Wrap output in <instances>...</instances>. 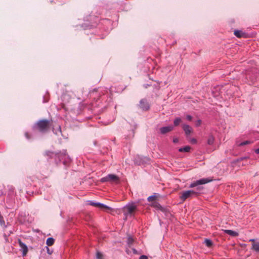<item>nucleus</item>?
Returning <instances> with one entry per match:
<instances>
[{
  "label": "nucleus",
  "instance_id": "nucleus-14",
  "mask_svg": "<svg viewBox=\"0 0 259 259\" xmlns=\"http://www.w3.org/2000/svg\"><path fill=\"white\" fill-rule=\"evenodd\" d=\"M57 152H54L50 150H47L45 152L44 155L47 157L48 160L54 159L55 162V158H56Z\"/></svg>",
  "mask_w": 259,
  "mask_h": 259
},
{
  "label": "nucleus",
  "instance_id": "nucleus-3",
  "mask_svg": "<svg viewBox=\"0 0 259 259\" xmlns=\"http://www.w3.org/2000/svg\"><path fill=\"white\" fill-rule=\"evenodd\" d=\"M16 192L13 188L8 190L4 197L0 200V204L5 205L7 208H12L15 204Z\"/></svg>",
  "mask_w": 259,
  "mask_h": 259
},
{
  "label": "nucleus",
  "instance_id": "nucleus-37",
  "mask_svg": "<svg viewBox=\"0 0 259 259\" xmlns=\"http://www.w3.org/2000/svg\"><path fill=\"white\" fill-rule=\"evenodd\" d=\"M139 259H148V257L145 255H142L140 256Z\"/></svg>",
  "mask_w": 259,
  "mask_h": 259
},
{
  "label": "nucleus",
  "instance_id": "nucleus-8",
  "mask_svg": "<svg viewBox=\"0 0 259 259\" xmlns=\"http://www.w3.org/2000/svg\"><path fill=\"white\" fill-rule=\"evenodd\" d=\"M141 200H139L136 202H132L128 203L124 207V209L127 210V212H124V214L127 215V214L133 215L134 212L137 210L138 204L140 203Z\"/></svg>",
  "mask_w": 259,
  "mask_h": 259
},
{
  "label": "nucleus",
  "instance_id": "nucleus-20",
  "mask_svg": "<svg viewBox=\"0 0 259 259\" xmlns=\"http://www.w3.org/2000/svg\"><path fill=\"white\" fill-rule=\"evenodd\" d=\"M224 232H225V233L231 236L236 237L238 235V233L237 232L233 231V230H225Z\"/></svg>",
  "mask_w": 259,
  "mask_h": 259
},
{
  "label": "nucleus",
  "instance_id": "nucleus-39",
  "mask_svg": "<svg viewBox=\"0 0 259 259\" xmlns=\"http://www.w3.org/2000/svg\"><path fill=\"white\" fill-rule=\"evenodd\" d=\"M4 196V193L2 190H0V200H1L2 198H1L2 197Z\"/></svg>",
  "mask_w": 259,
  "mask_h": 259
},
{
  "label": "nucleus",
  "instance_id": "nucleus-45",
  "mask_svg": "<svg viewBox=\"0 0 259 259\" xmlns=\"http://www.w3.org/2000/svg\"><path fill=\"white\" fill-rule=\"evenodd\" d=\"M43 99H44L43 103H46L48 101V99H45V98L44 96L43 97Z\"/></svg>",
  "mask_w": 259,
  "mask_h": 259
},
{
  "label": "nucleus",
  "instance_id": "nucleus-51",
  "mask_svg": "<svg viewBox=\"0 0 259 259\" xmlns=\"http://www.w3.org/2000/svg\"><path fill=\"white\" fill-rule=\"evenodd\" d=\"M150 59V60H152L150 58H147V60L149 61V60Z\"/></svg>",
  "mask_w": 259,
  "mask_h": 259
},
{
  "label": "nucleus",
  "instance_id": "nucleus-44",
  "mask_svg": "<svg viewBox=\"0 0 259 259\" xmlns=\"http://www.w3.org/2000/svg\"><path fill=\"white\" fill-rule=\"evenodd\" d=\"M132 250L134 253L136 254L137 253V250L135 248H132Z\"/></svg>",
  "mask_w": 259,
  "mask_h": 259
},
{
  "label": "nucleus",
  "instance_id": "nucleus-34",
  "mask_svg": "<svg viewBox=\"0 0 259 259\" xmlns=\"http://www.w3.org/2000/svg\"><path fill=\"white\" fill-rule=\"evenodd\" d=\"M186 118L187 120L190 121H192L193 117L190 115H187L186 116Z\"/></svg>",
  "mask_w": 259,
  "mask_h": 259
},
{
  "label": "nucleus",
  "instance_id": "nucleus-15",
  "mask_svg": "<svg viewBox=\"0 0 259 259\" xmlns=\"http://www.w3.org/2000/svg\"><path fill=\"white\" fill-rule=\"evenodd\" d=\"M182 128L184 130L186 137H188L193 132V129L191 126L187 124L182 125Z\"/></svg>",
  "mask_w": 259,
  "mask_h": 259
},
{
  "label": "nucleus",
  "instance_id": "nucleus-22",
  "mask_svg": "<svg viewBox=\"0 0 259 259\" xmlns=\"http://www.w3.org/2000/svg\"><path fill=\"white\" fill-rule=\"evenodd\" d=\"M214 137L212 135H210L207 140V144L209 145H212L214 143Z\"/></svg>",
  "mask_w": 259,
  "mask_h": 259
},
{
  "label": "nucleus",
  "instance_id": "nucleus-49",
  "mask_svg": "<svg viewBox=\"0 0 259 259\" xmlns=\"http://www.w3.org/2000/svg\"><path fill=\"white\" fill-rule=\"evenodd\" d=\"M250 241H254V239H250Z\"/></svg>",
  "mask_w": 259,
  "mask_h": 259
},
{
  "label": "nucleus",
  "instance_id": "nucleus-29",
  "mask_svg": "<svg viewBox=\"0 0 259 259\" xmlns=\"http://www.w3.org/2000/svg\"><path fill=\"white\" fill-rule=\"evenodd\" d=\"M252 143H253V142L251 141L246 140V141H245L242 142L240 143V144H239L238 146H244L246 145L250 144Z\"/></svg>",
  "mask_w": 259,
  "mask_h": 259
},
{
  "label": "nucleus",
  "instance_id": "nucleus-48",
  "mask_svg": "<svg viewBox=\"0 0 259 259\" xmlns=\"http://www.w3.org/2000/svg\"><path fill=\"white\" fill-rule=\"evenodd\" d=\"M177 43L176 41H175L174 42H172V45H174L175 44H176Z\"/></svg>",
  "mask_w": 259,
  "mask_h": 259
},
{
  "label": "nucleus",
  "instance_id": "nucleus-40",
  "mask_svg": "<svg viewBox=\"0 0 259 259\" xmlns=\"http://www.w3.org/2000/svg\"><path fill=\"white\" fill-rule=\"evenodd\" d=\"M172 142L174 143H177L179 142V139L178 138H175L173 139Z\"/></svg>",
  "mask_w": 259,
  "mask_h": 259
},
{
  "label": "nucleus",
  "instance_id": "nucleus-19",
  "mask_svg": "<svg viewBox=\"0 0 259 259\" xmlns=\"http://www.w3.org/2000/svg\"><path fill=\"white\" fill-rule=\"evenodd\" d=\"M191 149V147L190 146H186L183 147L179 148L178 151L180 152H189Z\"/></svg>",
  "mask_w": 259,
  "mask_h": 259
},
{
  "label": "nucleus",
  "instance_id": "nucleus-42",
  "mask_svg": "<svg viewBox=\"0 0 259 259\" xmlns=\"http://www.w3.org/2000/svg\"><path fill=\"white\" fill-rule=\"evenodd\" d=\"M108 96V94H104V95H103V96H100V98L101 99H103V98H105L107 97Z\"/></svg>",
  "mask_w": 259,
  "mask_h": 259
},
{
  "label": "nucleus",
  "instance_id": "nucleus-4",
  "mask_svg": "<svg viewBox=\"0 0 259 259\" xmlns=\"http://www.w3.org/2000/svg\"><path fill=\"white\" fill-rule=\"evenodd\" d=\"M52 120L48 119H40L35 123L32 126V130L34 133L39 132L42 134L47 133L52 125Z\"/></svg>",
  "mask_w": 259,
  "mask_h": 259
},
{
  "label": "nucleus",
  "instance_id": "nucleus-52",
  "mask_svg": "<svg viewBox=\"0 0 259 259\" xmlns=\"http://www.w3.org/2000/svg\"><path fill=\"white\" fill-rule=\"evenodd\" d=\"M132 133L133 134H134V132L133 131H132Z\"/></svg>",
  "mask_w": 259,
  "mask_h": 259
},
{
  "label": "nucleus",
  "instance_id": "nucleus-1",
  "mask_svg": "<svg viewBox=\"0 0 259 259\" xmlns=\"http://www.w3.org/2000/svg\"><path fill=\"white\" fill-rule=\"evenodd\" d=\"M99 18L95 15H89L84 19L81 27L84 29H90L98 25V30L96 34L100 39H104L109 33L112 25V21L108 19H103L99 22Z\"/></svg>",
  "mask_w": 259,
  "mask_h": 259
},
{
  "label": "nucleus",
  "instance_id": "nucleus-5",
  "mask_svg": "<svg viewBox=\"0 0 259 259\" xmlns=\"http://www.w3.org/2000/svg\"><path fill=\"white\" fill-rule=\"evenodd\" d=\"M71 159L68 155L66 150L57 152L56 158H55V163L57 165L62 163L65 166H69Z\"/></svg>",
  "mask_w": 259,
  "mask_h": 259
},
{
  "label": "nucleus",
  "instance_id": "nucleus-23",
  "mask_svg": "<svg viewBox=\"0 0 259 259\" xmlns=\"http://www.w3.org/2000/svg\"><path fill=\"white\" fill-rule=\"evenodd\" d=\"M98 208H100L101 209H106L109 210H113L112 208H111L103 203H99Z\"/></svg>",
  "mask_w": 259,
  "mask_h": 259
},
{
  "label": "nucleus",
  "instance_id": "nucleus-2",
  "mask_svg": "<svg viewBox=\"0 0 259 259\" xmlns=\"http://www.w3.org/2000/svg\"><path fill=\"white\" fill-rule=\"evenodd\" d=\"M211 181V180L209 178H203L193 182L190 185L189 187L194 188L197 187L196 190H190L184 191L182 193V195L180 196V198L183 201H184L190 197H197L200 195V194L202 193V191L203 190V187L202 186H199V185L205 184Z\"/></svg>",
  "mask_w": 259,
  "mask_h": 259
},
{
  "label": "nucleus",
  "instance_id": "nucleus-17",
  "mask_svg": "<svg viewBox=\"0 0 259 259\" xmlns=\"http://www.w3.org/2000/svg\"><path fill=\"white\" fill-rule=\"evenodd\" d=\"M155 82H156V84H155L153 85V92H155V97H158V92L160 89V84L161 83V81H159L158 80H156Z\"/></svg>",
  "mask_w": 259,
  "mask_h": 259
},
{
  "label": "nucleus",
  "instance_id": "nucleus-9",
  "mask_svg": "<svg viewBox=\"0 0 259 259\" xmlns=\"http://www.w3.org/2000/svg\"><path fill=\"white\" fill-rule=\"evenodd\" d=\"M150 206L155 208L157 210H159L163 212L166 217H168L171 215L169 209L166 207L162 206L160 204L156 201L152 202L150 204Z\"/></svg>",
  "mask_w": 259,
  "mask_h": 259
},
{
  "label": "nucleus",
  "instance_id": "nucleus-18",
  "mask_svg": "<svg viewBox=\"0 0 259 259\" xmlns=\"http://www.w3.org/2000/svg\"><path fill=\"white\" fill-rule=\"evenodd\" d=\"M135 242V239L133 236L130 234L127 235V240H126V244L128 248H131L132 245L134 244Z\"/></svg>",
  "mask_w": 259,
  "mask_h": 259
},
{
  "label": "nucleus",
  "instance_id": "nucleus-11",
  "mask_svg": "<svg viewBox=\"0 0 259 259\" xmlns=\"http://www.w3.org/2000/svg\"><path fill=\"white\" fill-rule=\"evenodd\" d=\"M139 108L143 111H147L150 109V104L146 99H142L139 104Z\"/></svg>",
  "mask_w": 259,
  "mask_h": 259
},
{
  "label": "nucleus",
  "instance_id": "nucleus-12",
  "mask_svg": "<svg viewBox=\"0 0 259 259\" xmlns=\"http://www.w3.org/2000/svg\"><path fill=\"white\" fill-rule=\"evenodd\" d=\"M18 243L20 247V250L22 251V256H26L28 251V248L27 246L26 245V244L23 243L20 239H18Z\"/></svg>",
  "mask_w": 259,
  "mask_h": 259
},
{
  "label": "nucleus",
  "instance_id": "nucleus-36",
  "mask_svg": "<svg viewBox=\"0 0 259 259\" xmlns=\"http://www.w3.org/2000/svg\"><path fill=\"white\" fill-rule=\"evenodd\" d=\"M95 94H97V91L96 89H94L92 92L90 93L91 96H94Z\"/></svg>",
  "mask_w": 259,
  "mask_h": 259
},
{
  "label": "nucleus",
  "instance_id": "nucleus-10",
  "mask_svg": "<svg viewBox=\"0 0 259 259\" xmlns=\"http://www.w3.org/2000/svg\"><path fill=\"white\" fill-rule=\"evenodd\" d=\"M100 182L101 183L109 182L111 183H118L119 182V178L115 175L109 174L106 177L102 178L100 180Z\"/></svg>",
  "mask_w": 259,
  "mask_h": 259
},
{
  "label": "nucleus",
  "instance_id": "nucleus-47",
  "mask_svg": "<svg viewBox=\"0 0 259 259\" xmlns=\"http://www.w3.org/2000/svg\"><path fill=\"white\" fill-rule=\"evenodd\" d=\"M5 240H6V242H7L8 241V239L7 236L6 235H5Z\"/></svg>",
  "mask_w": 259,
  "mask_h": 259
},
{
  "label": "nucleus",
  "instance_id": "nucleus-31",
  "mask_svg": "<svg viewBox=\"0 0 259 259\" xmlns=\"http://www.w3.org/2000/svg\"><path fill=\"white\" fill-rule=\"evenodd\" d=\"M190 142L192 144H196L197 143V140L196 139L193 138L190 139Z\"/></svg>",
  "mask_w": 259,
  "mask_h": 259
},
{
  "label": "nucleus",
  "instance_id": "nucleus-43",
  "mask_svg": "<svg viewBox=\"0 0 259 259\" xmlns=\"http://www.w3.org/2000/svg\"><path fill=\"white\" fill-rule=\"evenodd\" d=\"M240 161H241L240 160L239 158H238L235 159L233 161V163H236L239 162Z\"/></svg>",
  "mask_w": 259,
  "mask_h": 259
},
{
  "label": "nucleus",
  "instance_id": "nucleus-25",
  "mask_svg": "<svg viewBox=\"0 0 259 259\" xmlns=\"http://www.w3.org/2000/svg\"><path fill=\"white\" fill-rule=\"evenodd\" d=\"M182 121V119L180 117H176L174 120V126H178L180 125V123Z\"/></svg>",
  "mask_w": 259,
  "mask_h": 259
},
{
  "label": "nucleus",
  "instance_id": "nucleus-21",
  "mask_svg": "<svg viewBox=\"0 0 259 259\" xmlns=\"http://www.w3.org/2000/svg\"><path fill=\"white\" fill-rule=\"evenodd\" d=\"M159 195L158 194L154 193L152 195L150 196L149 197H148L147 200L148 201L151 202L152 203V202L155 201L156 200L158 196Z\"/></svg>",
  "mask_w": 259,
  "mask_h": 259
},
{
  "label": "nucleus",
  "instance_id": "nucleus-24",
  "mask_svg": "<svg viewBox=\"0 0 259 259\" xmlns=\"http://www.w3.org/2000/svg\"><path fill=\"white\" fill-rule=\"evenodd\" d=\"M55 242V239L52 237H49L46 241V244L48 246H52Z\"/></svg>",
  "mask_w": 259,
  "mask_h": 259
},
{
  "label": "nucleus",
  "instance_id": "nucleus-46",
  "mask_svg": "<svg viewBox=\"0 0 259 259\" xmlns=\"http://www.w3.org/2000/svg\"><path fill=\"white\" fill-rule=\"evenodd\" d=\"M254 152L256 154H259V148L254 150Z\"/></svg>",
  "mask_w": 259,
  "mask_h": 259
},
{
  "label": "nucleus",
  "instance_id": "nucleus-6",
  "mask_svg": "<svg viewBox=\"0 0 259 259\" xmlns=\"http://www.w3.org/2000/svg\"><path fill=\"white\" fill-rule=\"evenodd\" d=\"M245 79L249 84H253L259 80V69L252 68L245 73Z\"/></svg>",
  "mask_w": 259,
  "mask_h": 259
},
{
  "label": "nucleus",
  "instance_id": "nucleus-26",
  "mask_svg": "<svg viewBox=\"0 0 259 259\" xmlns=\"http://www.w3.org/2000/svg\"><path fill=\"white\" fill-rule=\"evenodd\" d=\"M204 243L206 245V246L208 247H210L213 245V242L212 240L210 239H205L204 240Z\"/></svg>",
  "mask_w": 259,
  "mask_h": 259
},
{
  "label": "nucleus",
  "instance_id": "nucleus-16",
  "mask_svg": "<svg viewBox=\"0 0 259 259\" xmlns=\"http://www.w3.org/2000/svg\"><path fill=\"white\" fill-rule=\"evenodd\" d=\"M174 130V126L172 125H168L167 126H164L160 128L159 131L160 134L162 135H164L166 133H168Z\"/></svg>",
  "mask_w": 259,
  "mask_h": 259
},
{
  "label": "nucleus",
  "instance_id": "nucleus-7",
  "mask_svg": "<svg viewBox=\"0 0 259 259\" xmlns=\"http://www.w3.org/2000/svg\"><path fill=\"white\" fill-rule=\"evenodd\" d=\"M32 182L33 180L31 177L27 178L24 181L25 189L27 195H32L34 194L36 186Z\"/></svg>",
  "mask_w": 259,
  "mask_h": 259
},
{
  "label": "nucleus",
  "instance_id": "nucleus-30",
  "mask_svg": "<svg viewBox=\"0 0 259 259\" xmlns=\"http://www.w3.org/2000/svg\"><path fill=\"white\" fill-rule=\"evenodd\" d=\"M96 259H103V255L99 251H97L96 252Z\"/></svg>",
  "mask_w": 259,
  "mask_h": 259
},
{
  "label": "nucleus",
  "instance_id": "nucleus-35",
  "mask_svg": "<svg viewBox=\"0 0 259 259\" xmlns=\"http://www.w3.org/2000/svg\"><path fill=\"white\" fill-rule=\"evenodd\" d=\"M248 158H249V157H248V156H244V157H239V159L241 161H243L245 159H248Z\"/></svg>",
  "mask_w": 259,
  "mask_h": 259
},
{
  "label": "nucleus",
  "instance_id": "nucleus-50",
  "mask_svg": "<svg viewBox=\"0 0 259 259\" xmlns=\"http://www.w3.org/2000/svg\"><path fill=\"white\" fill-rule=\"evenodd\" d=\"M19 221L21 222H22V220H21V219L19 218Z\"/></svg>",
  "mask_w": 259,
  "mask_h": 259
},
{
  "label": "nucleus",
  "instance_id": "nucleus-13",
  "mask_svg": "<svg viewBox=\"0 0 259 259\" xmlns=\"http://www.w3.org/2000/svg\"><path fill=\"white\" fill-rule=\"evenodd\" d=\"M234 34L238 38H246L249 37V34L247 33L238 29H236L234 31Z\"/></svg>",
  "mask_w": 259,
  "mask_h": 259
},
{
  "label": "nucleus",
  "instance_id": "nucleus-38",
  "mask_svg": "<svg viewBox=\"0 0 259 259\" xmlns=\"http://www.w3.org/2000/svg\"><path fill=\"white\" fill-rule=\"evenodd\" d=\"M46 247L47 250V253H48L49 254H51L52 253L53 251L50 250L49 249V248L48 246H46Z\"/></svg>",
  "mask_w": 259,
  "mask_h": 259
},
{
  "label": "nucleus",
  "instance_id": "nucleus-41",
  "mask_svg": "<svg viewBox=\"0 0 259 259\" xmlns=\"http://www.w3.org/2000/svg\"><path fill=\"white\" fill-rule=\"evenodd\" d=\"M152 85L151 84H144V87L145 88V89H147L149 87H150Z\"/></svg>",
  "mask_w": 259,
  "mask_h": 259
},
{
  "label": "nucleus",
  "instance_id": "nucleus-33",
  "mask_svg": "<svg viewBox=\"0 0 259 259\" xmlns=\"http://www.w3.org/2000/svg\"><path fill=\"white\" fill-rule=\"evenodd\" d=\"M25 136L28 140L30 139L31 138V135L28 132H26L25 133Z\"/></svg>",
  "mask_w": 259,
  "mask_h": 259
},
{
  "label": "nucleus",
  "instance_id": "nucleus-28",
  "mask_svg": "<svg viewBox=\"0 0 259 259\" xmlns=\"http://www.w3.org/2000/svg\"><path fill=\"white\" fill-rule=\"evenodd\" d=\"M100 202H94L92 201L89 200L87 201V204L88 205L93 206L96 207H98L99 204Z\"/></svg>",
  "mask_w": 259,
  "mask_h": 259
},
{
  "label": "nucleus",
  "instance_id": "nucleus-27",
  "mask_svg": "<svg viewBox=\"0 0 259 259\" xmlns=\"http://www.w3.org/2000/svg\"><path fill=\"white\" fill-rule=\"evenodd\" d=\"M252 249L256 252H259V242L253 243L252 245Z\"/></svg>",
  "mask_w": 259,
  "mask_h": 259
},
{
  "label": "nucleus",
  "instance_id": "nucleus-32",
  "mask_svg": "<svg viewBox=\"0 0 259 259\" xmlns=\"http://www.w3.org/2000/svg\"><path fill=\"white\" fill-rule=\"evenodd\" d=\"M201 123H202V120L201 119H198L195 123V126L196 127H199V126H200Z\"/></svg>",
  "mask_w": 259,
  "mask_h": 259
}]
</instances>
